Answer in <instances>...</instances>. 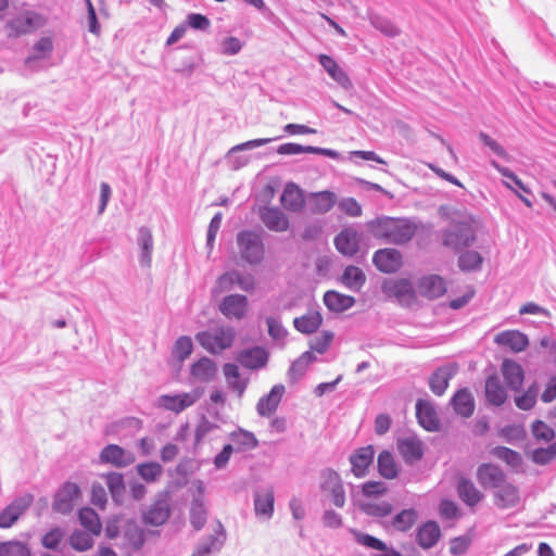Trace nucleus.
Wrapping results in <instances>:
<instances>
[{
	"label": "nucleus",
	"instance_id": "c85d7f7f",
	"mask_svg": "<svg viewBox=\"0 0 556 556\" xmlns=\"http://www.w3.org/2000/svg\"><path fill=\"white\" fill-rule=\"evenodd\" d=\"M282 206L291 212H300L305 204L302 190L295 184H288L280 198Z\"/></svg>",
	"mask_w": 556,
	"mask_h": 556
},
{
	"label": "nucleus",
	"instance_id": "6e6552de",
	"mask_svg": "<svg viewBox=\"0 0 556 556\" xmlns=\"http://www.w3.org/2000/svg\"><path fill=\"white\" fill-rule=\"evenodd\" d=\"M372 263L376 268L384 274L396 273L403 266L402 253L393 248L377 250L372 255Z\"/></svg>",
	"mask_w": 556,
	"mask_h": 556
},
{
	"label": "nucleus",
	"instance_id": "2eb2a0df",
	"mask_svg": "<svg viewBox=\"0 0 556 556\" xmlns=\"http://www.w3.org/2000/svg\"><path fill=\"white\" fill-rule=\"evenodd\" d=\"M397 450L406 464L413 465L424 456L422 442L415 435L400 438Z\"/></svg>",
	"mask_w": 556,
	"mask_h": 556
},
{
	"label": "nucleus",
	"instance_id": "a18cd8bd",
	"mask_svg": "<svg viewBox=\"0 0 556 556\" xmlns=\"http://www.w3.org/2000/svg\"><path fill=\"white\" fill-rule=\"evenodd\" d=\"M277 152L281 155H293L301 153H315L332 156L333 152L328 149L316 148V147H304L298 143L288 142L278 147Z\"/></svg>",
	"mask_w": 556,
	"mask_h": 556
},
{
	"label": "nucleus",
	"instance_id": "f03ea898",
	"mask_svg": "<svg viewBox=\"0 0 556 556\" xmlns=\"http://www.w3.org/2000/svg\"><path fill=\"white\" fill-rule=\"evenodd\" d=\"M441 212L450 222L451 227L444 232L443 244L455 251L471 245L476 241L478 220L465 211L441 207Z\"/></svg>",
	"mask_w": 556,
	"mask_h": 556
},
{
	"label": "nucleus",
	"instance_id": "69168bd1",
	"mask_svg": "<svg viewBox=\"0 0 556 556\" xmlns=\"http://www.w3.org/2000/svg\"><path fill=\"white\" fill-rule=\"evenodd\" d=\"M532 433L538 440L549 442L555 438V431L542 420L532 424Z\"/></svg>",
	"mask_w": 556,
	"mask_h": 556
},
{
	"label": "nucleus",
	"instance_id": "b1692460",
	"mask_svg": "<svg viewBox=\"0 0 556 556\" xmlns=\"http://www.w3.org/2000/svg\"><path fill=\"white\" fill-rule=\"evenodd\" d=\"M441 538V530L439 525L429 520L418 527L416 531V542L424 548L429 549L433 547Z\"/></svg>",
	"mask_w": 556,
	"mask_h": 556
},
{
	"label": "nucleus",
	"instance_id": "0eeeda50",
	"mask_svg": "<svg viewBox=\"0 0 556 556\" xmlns=\"http://www.w3.org/2000/svg\"><path fill=\"white\" fill-rule=\"evenodd\" d=\"M81 492L79 486L74 482H65L55 493L52 503V509L55 513L70 514L77 501L80 498Z\"/></svg>",
	"mask_w": 556,
	"mask_h": 556
},
{
	"label": "nucleus",
	"instance_id": "603ef678",
	"mask_svg": "<svg viewBox=\"0 0 556 556\" xmlns=\"http://www.w3.org/2000/svg\"><path fill=\"white\" fill-rule=\"evenodd\" d=\"M136 471L142 480L152 483L161 478L163 467L156 462H148L137 465Z\"/></svg>",
	"mask_w": 556,
	"mask_h": 556
},
{
	"label": "nucleus",
	"instance_id": "3c124183",
	"mask_svg": "<svg viewBox=\"0 0 556 556\" xmlns=\"http://www.w3.org/2000/svg\"><path fill=\"white\" fill-rule=\"evenodd\" d=\"M378 470L386 479H393L397 476V466L393 455L389 451H382L378 455Z\"/></svg>",
	"mask_w": 556,
	"mask_h": 556
},
{
	"label": "nucleus",
	"instance_id": "f8f14e48",
	"mask_svg": "<svg viewBox=\"0 0 556 556\" xmlns=\"http://www.w3.org/2000/svg\"><path fill=\"white\" fill-rule=\"evenodd\" d=\"M197 340L202 348H230L235 340V332L231 328H217L212 332L198 333Z\"/></svg>",
	"mask_w": 556,
	"mask_h": 556
},
{
	"label": "nucleus",
	"instance_id": "0e129e2a",
	"mask_svg": "<svg viewBox=\"0 0 556 556\" xmlns=\"http://www.w3.org/2000/svg\"><path fill=\"white\" fill-rule=\"evenodd\" d=\"M556 457V442L547 447H540L533 451L532 459L535 464L545 465Z\"/></svg>",
	"mask_w": 556,
	"mask_h": 556
},
{
	"label": "nucleus",
	"instance_id": "20e7f679",
	"mask_svg": "<svg viewBox=\"0 0 556 556\" xmlns=\"http://www.w3.org/2000/svg\"><path fill=\"white\" fill-rule=\"evenodd\" d=\"M170 516L169 495L161 492L155 496L153 503L142 513V522L147 526L160 527Z\"/></svg>",
	"mask_w": 556,
	"mask_h": 556
},
{
	"label": "nucleus",
	"instance_id": "c03bdc74",
	"mask_svg": "<svg viewBox=\"0 0 556 556\" xmlns=\"http://www.w3.org/2000/svg\"><path fill=\"white\" fill-rule=\"evenodd\" d=\"M223 370L229 388L241 396L247 389L248 381L241 378L238 366L232 363H227L224 365Z\"/></svg>",
	"mask_w": 556,
	"mask_h": 556
},
{
	"label": "nucleus",
	"instance_id": "2f4dec72",
	"mask_svg": "<svg viewBox=\"0 0 556 556\" xmlns=\"http://www.w3.org/2000/svg\"><path fill=\"white\" fill-rule=\"evenodd\" d=\"M504 380L511 390H520L523 382V369L514 361L505 359L502 364Z\"/></svg>",
	"mask_w": 556,
	"mask_h": 556
},
{
	"label": "nucleus",
	"instance_id": "7ed1b4c3",
	"mask_svg": "<svg viewBox=\"0 0 556 556\" xmlns=\"http://www.w3.org/2000/svg\"><path fill=\"white\" fill-rule=\"evenodd\" d=\"M202 395L203 390L200 388L178 394H162L157 397L156 405L162 409L179 414L194 405Z\"/></svg>",
	"mask_w": 556,
	"mask_h": 556
},
{
	"label": "nucleus",
	"instance_id": "393cba45",
	"mask_svg": "<svg viewBox=\"0 0 556 556\" xmlns=\"http://www.w3.org/2000/svg\"><path fill=\"white\" fill-rule=\"evenodd\" d=\"M418 291L422 296L437 299L444 295L446 292V283L444 279L438 275L425 276L418 282Z\"/></svg>",
	"mask_w": 556,
	"mask_h": 556
},
{
	"label": "nucleus",
	"instance_id": "4be33fe9",
	"mask_svg": "<svg viewBox=\"0 0 556 556\" xmlns=\"http://www.w3.org/2000/svg\"><path fill=\"white\" fill-rule=\"evenodd\" d=\"M219 309L227 318L241 319L248 311V299L240 294L228 295L219 304Z\"/></svg>",
	"mask_w": 556,
	"mask_h": 556
},
{
	"label": "nucleus",
	"instance_id": "bb28decb",
	"mask_svg": "<svg viewBox=\"0 0 556 556\" xmlns=\"http://www.w3.org/2000/svg\"><path fill=\"white\" fill-rule=\"evenodd\" d=\"M450 404L455 413L464 418H469L473 414L475 400L471 392L466 388L458 390L452 396Z\"/></svg>",
	"mask_w": 556,
	"mask_h": 556
},
{
	"label": "nucleus",
	"instance_id": "f3484780",
	"mask_svg": "<svg viewBox=\"0 0 556 556\" xmlns=\"http://www.w3.org/2000/svg\"><path fill=\"white\" fill-rule=\"evenodd\" d=\"M285 391L283 384H275L268 394L258 400L256 404L257 414L261 417H270L277 410Z\"/></svg>",
	"mask_w": 556,
	"mask_h": 556
},
{
	"label": "nucleus",
	"instance_id": "13d9d810",
	"mask_svg": "<svg viewBox=\"0 0 556 556\" xmlns=\"http://www.w3.org/2000/svg\"><path fill=\"white\" fill-rule=\"evenodd\" d=\"M493 455L498 459L504 460L507 465L511 467H518L522 463L521 455L506 446H496L492 451Z\"/></svg>",
	"mask_w": 556,
	"mask_h": 556
},
{
	"label": "nucleus",
	"instance_id": "5701e85b",
	"mask_svg": "<svg viewBox=\"0 0 556 556\" xmlns=\"http://www.w3.org/2000/svg\"><path fill=\"white\" fill-rule=\"evenodd\" d=\"M520 502L519 490L516 485L504 482L494 492V504L501 509L516 507Z\"/></svg>",
	"mask_w": 556,
	"mask_h": 556
},
{
	"label": "nucleus",
	"instance_id": "aec40b11",
	"mask_svg": "<svg viewBox=\"0 0 556 556\" xmlns=\"http://www.w3.org/2000/svg\"><path fill=\"white\" fill-rule=\"evenodd\" d=\"M375 450L371 445L357 448L351 456L352 472L355 477L366 476L369 466L374 462Z\"/></svg>",
	"mask_w": 556,
	"mask_h": 556
},
{
	"label": "nucleus",
	"instance_id": "5fc2aeb1",
	"mask_svg": "<svg viewBox=\"0 0 556 556\" xmlns=\"http://www.w3.org/2000/svg\"><path fill=\"white\" fill-rule=\"evenodd\" d=\"M206 508L201 498H193L190 507V523L195 531L201 530L206 522Z\"/></svg>",
	"mask_w": 556,
	"mask_h": 556
},
{
	"label": "nucleus",
	"instance_id": "58836bf2",
	"mask_svg": "<svg viewBox=\"0 0 556 556\" xmlns=\"http://www.w3.org/2000/svg\"><path fill=\"white\" fill-rule=\"evenodd\" d=\"M275 496L271 489L257 492L254 495V510L256 516H264L270 519L274 515Z\"/></svg>",
	"mask_w": 556,
	"mask_h": 556
},
{
	"label": "nucleus",
	"instance_id": "72a5a7b5",
	"mask_svg": "<svg viewBox=\"0 0 556 556\" xmlns=\"http://www.w3.org/2000/svg\"><path fill=\"white\" fill-rule=\"evenodd\" d=\"M237 361L245 368L260 369L267 364L268 353L266 350H241Z\"/></svg>",
	"mask_w": 556,
	"mask_h": 556
},
{
	"label": "nucleus",
	"instance_id": "9b49d317",
	"mask_svg": "<svg viewBox=\"0 0 556 556\" xmlns=\"http://www.w3.org/2000/svg\"><path fill=\"white\" fill-rule=\"evenodd\" d=\"M226 530L220 522L213 534L200 540L191 556H210L212 553H218L226 542Z\"/></svg>",
	"mask_w": 556,
	"mask_h": 556
},
{
	"label": "nucleus",
	"instance_id": "bf43d9fd",
	"mask_svg": "<svg viewBox=\"0 0 556 556\" xmlns=\"http://www.w3.org/2000/svg\"><path fill=\"white\" fill-rule=\"evenodd\" d=\"M361 509L371 517H386L392 513V505L388 502H368L361 506Z\"/></svg>",
	"mask_w": 556,
	"mask_h": 556
},
{
	"label": "nucleus",
	"instance_id": "49530a36",
	"mask_svg": "<svg viewBox=\"0 0 556 556\" xmlns=\"http://www.w3.org/2000/svg\"><path fill=\"white\" fill-rule=\"evenodd\" d=\"M341 281L351 290H359L366 281V276L359 267L350 265L344 269Z\"/></svg>",
	"mask_w": 556,
	"mask_h": 556
},
{
	"label": "nucleus",
	"instance_id": "c9c22d12",
	"mask_svg": "<svg viewBox=\"0 0 556 556\" xmlns=\"http://www.w3.org/2000/svg\"><path fill=\"white\" fill-rule=\"evenodd\" d=\"M492 166L494 168H496L504 177L508 178L509 180H511L515 186L517 188H514L509 182L505 181V186L513 190L517 195L518 198L528 206V207H531L532 206V203L531 201L525 197L521 192L523 193H530V190L529 188L510 170L508 169L507 167H503L501 166L500 164H497L495 161H492Z\"/></svg>",
	"mask_w": 556,
	"mask_h": 556
},
{
	"label": "nucleus",
	"instance_id": "f704fd0d",
	"mask_svg": "<svg viewBox=\"0 0 556 556\" xmlns=\"http://www.w3.org/2000/svg\"><path fill=\"white\" fill-rule=\"evenodd\" d=\"M324 303L329 311L342 313L354 305L355 299L351 295L330 290L324 294Z\"/></svg>",
	"mask_w": 556,
	"mask_h": 556
},
{
	"label": "nucleus",
	"instance_id": "9d476101",
	"mask_svg": "<svg viewBox=\"0 0 556 556\" xmlns=\"http://www.w3.org/2000/svg\"><path fill=\"white\" fill-rule=\"evenodd\" d=\"M102 464H110L116 468H125L135 463V454L117 444H108L99 455Z\"/></svg>",
	"mask_w": 556,
	"mask_h": 556
},
{
	"label": "nucleus",
	"instance_id": "e433bc0d",
	"mask_svg": "<svg viewBox=\"0 0 556 556\" xmlns=\"http://www.w3.org/2000/svg\"><path fill=\"white\" fill-rule=\"evenodd\" d=\"M190 372L194 380L200 382H208L215 378L217 367L212 359L202 357L192 365Z\"/></svg>",
	"mask_w": 556,
	"mask_h": 556
},
{
	"label": "nucleus",
	"instance_id": "412c9836",
	"mask_svg": "<svg viewBox=\"0 0 556 556\" xmlns=\"http://www.w3.org/2000/svg\"><path fill=\"white\" fill-rule=\"evenodd\" d=\"M416 417L419 425L427 431H438L440 420L431 403L425 400H418L416 403Z\"/></svg>",
	"mask_w": 556,
	"mask_h": 556
},
{
	"label": "nucleus",
	"instance_id": "79ce46f5",
	"mask_svg": "<svg viewBox=\"0 0 556 556\" xmlns=\"http://www.w3.org/2000/svg\"><path fill=\"white\" fill-rule=\"evenodd\" d=\"M323 317L319 312L311 311L301 317H296L293 320V325L296 330L303 333H313L321 325Z\"/></svg>",
	"mask_w": 556,
	"mask_h": 556
},
{
	"label": "nucleus",
	"instance_id": "4468645a",
	"mask_svg": "<svg viewBox=\"0 0 556 556\" xmlns=\"http://www.w3.org/2000/svg\"><path fill=\"white\" fill-rule=\"evenodd\" d=\"M477 480L484 489H497L506 481V475L498 466L485 463L478 467Z\"/></svg>",
	"mask_w": 556,
	"mask_h": 556
},
{
	"label": "nucleus",
	"instance_id": "1a4fd4ad",
	"mask_svg": "<svg viewBox=\"0 0 556 556\" xmlns=\"http://www.w3.org/2000/svg\"><path fill=\"white\" fill-rule=\"evenodd\" d=\"M33 503V495L25 494L15 498L0 511V528L12 527L18 518L29 508Z\"/></svg>",
	"mask_w": 556,
	"mask_h": 556
},
{
	"label": "nucleus",
	"instance_id": "ea45409f",
	"mask_svg": "<svg viewBox=\"0 0 556 556\" xmlns=\"http://www.w3.org/2000/svg\"><path fill=\"white\" fill-rule=\"evenodd\" d=\"M233 283H237L244 291H251L254 288L252 276H242L237 271L227 273L220 276L217 281L220 291L229 289Z\"/></svg>",
	"mask_w": 556,
	"mask_h": 556
},
{
	"label": "nucleus",
	"instance_id": "a19ab883",
	"mask_svg": "<svg viewBox=\"0 0 556 556\" xmlns=\"http://www.w3.org/2000/svg\"><path fill=\"white\" fill-rule=\"evenodd\" d=\"M388 293L399 300L400 303L408 304L415 299V290L407 279H399L388 287Z\"/></svg>",
	"mask_w": 556,
	"mask_h": 556
},
{
	"label": "nucleus",
	"instance_id": "4d7b16f0",
	"mask_svg": "<svg viewBox=\"0 0 556 556\" xmlns=\"http://www.w3.org/2000/svg\"><path fill=\"white\" fill-rule=\"evenodd\" d=\"M92 535L88 531L75 530L70 538L71 546L78 552L87 551L93 545Z\"/></svg>",
	"mask_w": 556,
	"mask_h": 556
},
{
	"label": "nucleus",
	"instance_id": "864d4df0",
	"mask_svg": "<svg viewBox=\"0 0 556 556\" xmlns=\"http://www.w3.org/2000/svg\"><path fill=\"white\" fill-rule=\"evenodd\" d=\"M34 54L25 60L26 64L35 60L47 59L53 51V40L50 36L41 37L33 47Z\"/></svg>",
	"mask_w": 556,
	"mask_h": 556
},
{
	"label": "nucleus",
	"instance_id": "473e14b6",
	"mask_svg": "<svg viewBox=\"0 0 556 556\" xmlns=\"http://www.w3.org/2000/svg\"><path fill=\"white\" fill-rule=\"evenodd\" d=\"M453 366L439 367L429 378V387L435 395H442L448 387L450 379L455 374Z\"/></svg>",
	"mask_w": 556,
	"mask_h": 556
},
{
	"label": "nucleus",
	"instance_id": "cd10ccee",
	"mask_svg": "<svg viewBox=\"0 0 556 556\" xmlns=\"http://www.w3.org/2000/svg\"><path fill=\"white\" fill-rule=\"evenodd\" d=\"M456 490L458 497L469 507H475L483 498L482 492L468 478L462 477L457 482Z\"/></svg>",
	"mask_w": 556,
	"mask_h": 556
},
{
	"label": "nucleus",
	"instance_id": "c756f323",
	"mask_svg": "<svg viewBox=\"0 0 556 556\" xmlns=\"http://www.w3.org/2000/svg\"><path fill=\"white\" fill-rule=\"evenodd\" d=\"M319 63L326 70L328 75L336 80L344 89L352 87V81L348 74L339 66V64L329 55L320 54Z\"/></svg>",
	"mask_w": 556,
	"mask_h": 556
},
{
	"label": "nucleus",
	"instance_id": "e2e57ef3",
	"mask_svg": "<svg viewBox=\"0 0 556 556\" xmlns=\"http://www.w3.org/2000/svg\"><path fill=\"white\" fill-rule=\"evenodd\" d=\"M231 440L243 450H252L257 446V440L252 432L240 430L231 433Z\"/></svg>",
	"mask_w": 556,
	"mask_h": 556
},
{
	"label": "nucleus",
	"instance_id": "6e6d98bb",
	"mask_svg": "<svg viewBox=\"0 0 556 556\" xmlns=\"http://www.w3.org/2000/svg\"><path fill=\"white\" fill-rule=\"evenodd\" d=\"M482 263L483 257L477 251H465L458 256V266L463 271L479 270Z\"/></svg>",
	"mask_w": 556,
	"mask_h": 556
},
{
	"label": "nucleus",
	"instance_id": "dca6fc26",
	"mask_svg": "<svg viewBox=\"0 0 556 556\" xmlns=\"http://www.w3.org/2000/svg\"><path fill=\"white\" fill-rule=\"evenodd\" d=\"M258 216L263 224L271 231L283 232L289 229L288 217L277 207H260Z\"/></svg>",
	"mask_w": 556,
	"mask_h": 556
},
{
	"label": "nucleus",
	"instance_id": "680f3d73",
	"mask_svg": "<svg viewBox=\"0 0 556 556\" xmlns=\"http://www.w3.org/2000/svg\"><path fill=\"white\" fill-rule=\"evenodd\" d=\"M538 392V386L533 383L522 395L515 397L516 406L522 410H529L533 408L536 403Z\"/></svg>",
	"mask_w": 556,
	"mask_h": 556
},
{
	"label": "nucleus",
	"instance_id": "423d86ee",
	"mask_svg": "<svg viewBox=\"0 0 556 556\" xmlns=\"http://www.w3.org/2000/svg\"><path fill=\"white\" fill-rule=\"evenodd\" d=\"M241 256L249 263L255 264L263 260L264 247L261 237L253 231H242L237 237Z\"/></svg>",
	"mask_w": 556,
	"mask_h": 556
},
{
	"label": "nucleus",
	"instance_id": "f257e3e1",
	"mask_svg": "<svg viewBox=\"0 0 556 556\" xmlns=\"http://www.w3.org/2000/svg\"><path fill=\"white\" fill-rule=\"evenodd\" d=\"M367 229L376 239L395 245L408 243L416 235L417 225L405 217L380 216L367 223Z\"/></svg>",
	"mask_w": 556,
	"mask_h": 556
},
{
	"label": "nucleus",
	"instance_id": "ddd939ff",
	"mask_svg": "<svg viewBox=\"0 0 556 556\" xmlns=\"http://www.w3.org/2000/svg\"><path fill=\"white\" fill-rule=\"evenodd\" d=\"M42 25L43 20L39 14L26 11L12 18L8 24V28L10 35L21 36L30 33Z\"/></svg>",
	"mask_w": 556,
	"mask_h": 556
},
{
	"label": "nucleus",
	"instance_id": "8fccbe9b",
	"mask_svg": "<svg viewBox=\"0 0 556 556\" xmlns=\"http://www.w3.org/2000/svg\"><path fill=\"white\" fill-rule=\"evenodd\" d=\"M418 513L415 508L403 509L393 517L392 526L401 532H406L416 523Z\"/></svg>",
	"mask_w": 556,
	"mask_h": 556
},
{
	"label": "nucleus",
	"instance_id": "37998d69",
	"mask_svg": "<svg viewBox=\"0 0 556 556\" xmlns=\"http://www.w3.org/2000/svg\"><path fill=\"white\" fill-rule=\"evenodd\" d=\"M336 194L330 191L313 193L309 199L311 210L317 214L329 212L336 203Z\"/></svg>",
	"mask_w": 556,
	"mask_h": 556
},
{
	"label": "nucleus",
	"instance_id": "052dcab7",
	"mask_svg": "<svg viewBox=\"0 0 556 556\" xmlns=\"http://www.w3.org/2000/svg\"><path fill=\"white\" fill-rule=\"evenodd\" d=\"M0 556H30V551L24 543L10 541L0 544Z\"/></svg>",
	"mask_w": 556,
	"mask_h": 556
},
{
	"label": "nucleus",
	"instance_id": "09e8293b",
	"mask_svg": "<svg viewBox=\"0 0 556 556\" xmlns=\"http://www.w3.org/2000/svg\"><path fill=\"white\" fill-rule=\"evenodd\" d=\"M105 483L111 493L112 498L119 503L125 494L124 476L119 472H109L104 476Z\"/></svg>",
	"mask_w": 556,
	"mask_h": 556
},
{
	"label": "nucleus",
	"instance_id": "6ab92c4d",
	"mask_svg": "<svg viewBox=\"0 0 556 556\" xmlns=\"http://www.w3.org/2000/svg\"><path fill=\"white\" fill-rule=\"evenodd\" d=\"M336 249L345 256L352 257L359 250V235L354 228H344L334 238Z\"/></svg>",
	"mask_w": 556,
	"mask_h": 556
},
{
	"label": "nucleus",
	"instance_id": "de8ad7c7",
	"mask_svg": "<svg viewBox=\"0 0 556 556\" xmlns=\"http://www.w3.org/2000/svg\"><path fill=\"white\" fill-rule=\"evenodd\" d=\"M80 525L91 534H100L101 522L98 514L90 507H84L78 511Z\"/></svg>",
	"mask_w": 556,
	"mask_h": 556
},
{
	"label": "nucleus",
	"instance_id": "39448f33",
	"mask_svg": "<svg viewBox=\"0 0 556 556\" xmlns=\"http://www.w3.org/2000/svg\"><path fill=\"white\" fill-rule=\"evenodd\" d=\"M320 477L321 491L330 497L336 507L342 508L345 505V491L340 475L331 468H326L321 471Z\"/></svg>",
	"mask_w": 556,
	"mask_h": 556
},
{
	"label": "nucleus",
	"instance_id": "4c0bfd02",
	"mask_svg": "<svg viewBox=\"0 0 556 556\" xmlns=\"http://www.w3.org/2000/svg\"><path fill=\"white\" fill-rule=\"evenodd\" d=\"M494 343L504 348L517 349L527 348L529 340L528 337L519 330H506L495 336Z\"/></svg>",
	"mask_w": 556,
	"mask_h": 556
},
{
	"label": "nucleus",
	"instance_id": "774afa93",
	"mask_svg": "<svg viewBox=\"0 0 556 556\" xmlns=\"http://www.w3.org/2000/svg\"><path fill=\"white\" fill-rule=\"evenodd\" d=\"M63 538V532L60 528L51 529L42 538V545L49 549H55Z\"/></svg>",
	"mask_w": 556,
	"mask_h": 556
},
{
	"label": "nucleus",
	"instance_id": "338daca9",
	"mask_svg": "<svg viewBox=\"0 0 556 556\" xmlns=\"http://www.w3.org/2000/svg\"><path fill=\"white\" fill-rule=\"evenodd\" d=\"M140 244L142 247V261L149 265L151 262V252H152V235L148 229H141L140 230Z\"/></svg>",
	"mask_w": 556,
	"mask_h": 556
},
{
	"label": "nucleus",
	"instance_id": "a211bd4d",
	"mask_svg": "<svg viewBox=\"0 0 556 556\" xmlns=\"http://www.w3.org/2000/svg\"><path fill=\"white\" fill-rule=\"evenodd\" d=\"M350 532L359 545L377 551L378 553H376L375 556H402L400 552L395 551L393 547H389L383 541L370 534L363 533L355 529H351Z\"/></svg>",
	"mask_w": 556,
	"mask_h": 556
},
{
	"label": "nucleus",
	"instance_id": "7c9ffc66",
	"mask_svg": "<svg viewBox=\"0 0 556 556\" xmlns=\"http://www.w3.org/2000/svg\"><path fill=\"white\" fill-rule=\"evenodd\" d=\"M485 399L493 406H502L507 400V392L496 376L485 380Z\"/></svg>",
	"mask_w": 556,
	"mask_h": 556
},
{
	"label": "nucleus",
	"instance_id": "a878e982",
	"mask_svg": "<svg viewBox=\"0 0 556 556\" xmlns=\"http://www.w3.org/2000/svg\"><path fill=\"white\" fill-rule=\"evenodd\" d=\"M314 351L319 354H324L327 350H306L298 359H295L288 370V378L291 383L299 381L305 375L308 365L317 359Z\"/></svg>",
	"mask_w": 556,
	"mask_h": 556
}]
</instances>
